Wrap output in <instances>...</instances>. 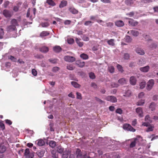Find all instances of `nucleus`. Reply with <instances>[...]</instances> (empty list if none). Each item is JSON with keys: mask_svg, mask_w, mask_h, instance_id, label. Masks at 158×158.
<instances>
[{"mask_svg": "<svg viewBox=\"0 0 158 158\" xmlns=\"http://www.w3.org/2000/svg\"><path fill=\"white\" fill-rule=\"evenodd\" d=\"M131 128V126L128 123L124 124L123 126V128Z\"/></svg>", "mask_w": 158, "mask_h": 158, "instance_id": "40", "label": "nucleus"}, {"mask_svg": "<svg viewBox=\"0 0 158 158\" xmlns=\"http://www.w3.org/2000/svg\"><path fill=\"white\" fill-rule=\"evenodd\" d=\"M144 95V94L143 92L140 93L138 95L139 97V98H142Z\"/></svg>", "mask_w": 158, "mask_h": 158, "instance_id": "57", "label": "nucleus"}, {"mask_svg": "<svg viewBox=\"0 0 158 158\" xmlns=\"http://www.w3.org/2000/svg\"><path fill=\"white\" fill-rule=\"evenodd\" d=\"M31 152H30V150L29 148H27L25 150V152L24 153V156H27Z\"/></svg>", "mask_w": 158, "mask_h": 158, "instance_id": "42", "label": "nucleus"}, {"mask_svg": "<svg viewBox=\"0 0 158 158\" xmlns=\"http://www.w3.org/2000/svg\"><path fill=\"white\" fill-rule=\"evenodd\" d=\"M154 84V81L153 79L149 80L147 83L146 87L148 91H150L153 87Z\"/></svg>", "mask_w": 158, "mask_h": 158, "instance_id": "1", "label": "nucleus"}, {"mask_svg": "<svg viewBox=\"0 0 158 158\" xmlns=\"http://www.w3.org/2000/svg\"><path fill=\"white\" fill-rule=\"evenodd\" d=\"M145 120L149 123H151L152 122V120L151 119L149 115H147L145 117Z\"/></svg>", "mask_w": 158, "mask_h": 158, "instance_id": "36", "label": "nucleus"}, {"mask_svg": "<svg viewBox=\"0 0 158 158\" xmlns=\"http://www.w3.org/2000/svg\"><path fill=\"white\" fill-rule=\"evenodd\" d=\"M10 23L11 25L14 26L15 27L16 26H18V22L15 19H12L10 21Z\"/></svg>", "mask_w": 158, "mask_h": 158, "instance_id": "20", "label": "nucleus"}, {"mask_svg": "<svg viewBox=\"0 0 158 158\" xmlns=\"http://www.w3.org/2000/svg\"><path fill=\"white\" fill-rule=\"evenodd\" d=\"M118 81L119 83L122 85L126 84L127 81L124 78H122L119 79Z\"/></svg>", "mask_w": 158, "mask_h": 158, "instance_id": "33", "label": "nucleus"}, {"mask_svg": "<svg viewBox=\"0 0 158 158\" xmlns=\"http://www.w3.org/2000/svg\"><path fill=\"white\" fill-rule=\"evenodd\" d=\"M67 42L69 44H72L74 42V40L72 38L69 39L67 40Z\"/></svg>", "mask_w": 158, "mask_h": 158, "instance_id": "49", "label": "nucleus"}, {"mask_svg": "<svg viewBox=\"0 0 158 158\" xmlns=\"http://www.w3.org/2000/svg\"><path fill=\"white\" fill-rule=\"evenodd\" d=\"M40 51L42 52L46 53L48 51L49 49L48 47L45 46L42 47L40 50Z\"/></svg>", "mask_w": 158, "mask_h": 158, "instance_id": "24", "label": "nucleus"}, {"mask_svg": "<svg viewBox=\"0 0 158 158\" xmlns=\"http://www.w3.org/2000/svg\"><path fill=\"white\" fill-rule=\"evenodd\" d=\"M70 152H64L62 155L63 158H74V156L73 154H70L69 156L68 157Z\"/></svg>", "mask_w": 158, "mask_h": 158, "instance_id": "6", "label": "nucleus"}, {"mask_svg": "<svg viewBox=\"0 0 158 158\" xmlns=\"http://www.w3.org/2000/svg\"><path fill=\"white\" fill-rule=\"evenodd\" d=\"M116 26L118 27H123L124 25V22L122 20H118L115 22Z\"/></svg>", "mask_w": 158, "mask_h": 158, "instance_id": "11", "label": "nucleus"}, {"mask_svg": "<svg viewBox=\"0 0 158 158\" xmlns=\"http://www.w3.org/2000/svg\"><path fill=\"white\" fill-rule=\"evenodd\" d=\"M105 99L108 101L113 103L116 102L117 100L115 97L112 96H108Z\"/></svg>", "mask_w": 158, "mask_h": 158, "instance_id": "4", "label": "nucleus"}, {"mask_svg": "<svg viewBox=\"0 0 158 158\" xmlns=\"http://www.w3.org/2000/svg\"><path fill=\"white\" fill-rule=\"evenodd\" d=\"M3 14L6 18H10L12 15L11 12L9 10L6 9L3 10Z\"/></svg>", "mask_w": 158, "mask_h": 158, "instance_id": "5", "label": "nucleus"}, {"mask_svg": "<svg viewBox=\"0 0 158 158\" xmlns=\"http://www.w3.org/2000/svg\"><path fill=\"white\" fill-rule=\"evenodd\" d=\"M125 40L128 43L131 42L132 41V39L128 35L126 36Z\"/></svg>", "mask_w": 158, "mask_h": 158, "instance_id": "41", "label": "nucleus"}, {"mask_svg": "<svg viewBox=\"0 0 158 158\" xmlns=\"http://www.w3.org/2000/svg\"><path fill=\"white\" fill-rule=\"evenodd\" d=\"M152 99L154 101H157L158 99V95H154L152 97Z\"/></svg>", "mask_w": 158, "mask_h": 158, "instance_id": "61", "label": "nucleus"}, {"mask_svg": "<svg viewBox=\"0 0 158 158\" xmlns=\"http://www.w3.org/2000/svg\"><path fill=\"white\" fill-rule=\"evenodd\" d=\"M76 153L77 158H87V156L86 155H83L82 154L81 151L79 149H77Z\"/></svg>", "mask_w": 158, "mask_h": 158, "instance_id": "2", "label": "nucleus"}, {"mask_svg": "<svg viewBox=\"0 0 158 158\" xmlns=\"http://www.w3.org/2000/svg\"><path fill=\"white\" fill-rule=\"evenodd\" d=\"M49 34V33L47 31H43L40 33V36L41 37H43L47 36Z\"/></svg>", "mask_w": 158, "mask_h": 158, "instance_id": "27", "label": "nucleus"}, {"mask_svg": "<svg viewBox=\"0 0 158 158\" xmlns=\"http://www.w3.org/2000/svg\"><path fill=\"white\" fill-rule=\"evenodd\" d=\"M91 86L93 87V88L94 89H96L97 88V85L96 84L94 83H91Z\"/></svg>", "mask_w": 158, "mask_h": 158, "instance_id": "64", "label": "nucleus"}, {"mask_svg": "<svg viewBox=\"0 0 158 158\" xmlns=\"http://www.w3.org/2000/svg\"><path fill=\"white\" fill-rule=\"evenodd\" d=\"M53 51L56 52H59L61 50V48L60 46H56L53 48Z\"/></svg>", "mask_w": 158, "mask_h": 158, "instance_id": "18", "label": "nucleus"}, {"mask_svg": "<svg viewBox=\"0 0 158 158\" xmlns=\"http://www.w3.org/2000/svg\"><path fill=\"white\" fill-rule=\"evenodd\" d=\"M5 121L6 123L9 125H11L12 123V122L10 120L6 119L5 120Z\"/></svg>", "mask_w": 158, "mask_h": 158, "instance_id": "63", "label": "nucleus"}, {"mask_svg": "<svg viewBox=\"0 0 158 158\" xmlns=\"http://www.w3.org/2000/svg\"><path fill=\"white\" fill-rule=\"evenodd\" d=\"M131 34L134 36H137L139 34V32L137 31H135L134 30H131L130 31Z\"/></svg>", "mask_w": 158, "mask_h": 158, "instance_id": "32", "label": "nucleus"}, {"mask_svg": "<svg viewBox=\"0 0 158 158\" xmlns=\"http://www.w3.org/2000/svg\"><path fill=\"white\" fill-rule=\"evenodd\" d=\"M144 38L147 41L152 40L151 39L150 37L148 35H145L144 36Z\"/></svg>", "mask_w": 158, "mask_h": 158, "instance_id": "53", "label": "nucleus"}, {"mask_svg": "<svg viewBox=\"0 0 158 158\" xmlns=\"http://www.w3.org/2000/svg\"><path fill=\"white\" fill-rule=\"evenodd\" d=\"M59 69V68L57 67H54L52 68V71L55 72L58 71Z\"/></svg>", "mask_w": 158, "mask_h": 158, "instance_id": "56", "label": "nucleus"}, {"mask_svg": "<svg viewBox=\"0 0 158 158\" xmlns=\"http://www.w3.org/2000/svg\"><path fill=\"white\" fill-rule=\"evenodd\" d=\"M82 39L84 41H88L89 40V38L85 35L83 36Z\"/></svg>", "mask_w": 158, "mask_h": 158, "instance_id": "54", "label": "nucleus"}, {"mask_svg": "<svg viewBox=\"0 0 158 158\" xmlns=\"http://www.w3.org/2000/svg\"><path fill=\"white\" fill-rule=\"evenodd\" d=\"M149 68V66L147 65L143 67L140 68V70L143 72H147L148 71Z\"/></svg>", "mask_w": 158, "mask_h": 158, "instance_id": "14", "label": "nucleus"}, {"mask_svg": "<svg viewBox=\"0 0 158 158\" xmlns=\"http://www.w3.org/2000/svg\"><path fill=\"white\" fill-rule=\"evenodd\" d=\"M157 46V44L154 43H152L150 45L149 47L151 48H155Z\"/></svg>", "mask_w": 158, "mask_h": 158, "instance_id": "50", "label": "nucleus"}, {"mask_svg": "<svg viewBox=\"0 0 158 158\" xmlns=\"http://www.w3.org/2000/svg\"><path fill=\"white\" fill-rule=\"evenodd\" d=\"M67 69L69 70H73L74 69V68L72 65H68L67 66Z\"/></svg>", "mask_w": 158, "mask_h": 158, "instance_id": "51", "label": "nucleus"}, {"mask_svg": "<svg viewBox=\"0 0 158 158\" xmlns=\"http://www.w3.org/2000/svg\"><path fill=\"white\" fill-rule=\"evenodd\" d=\"M4 35V32L3 29L2 28H0V38H2Z\"/></svg>", "mask_w": 158, "mask_h": 158, "instance_id": "44", "label": "nucleus"}, {"mask_svg": "<svg viewBox=\"0 0 158 158\" xmlns=\"http://www.w3.org/2000/svg\"><path fill=\"white\" fill-rule=\"evenodd\" d=\"M34 156V153L32 152L26 157V158H33Z\"/></svg>", "mask_w": 158, "mask_h": 158, "instance_id": "45", "label": "nucleus"}, {"mask_svg": "<svg viewBox=\"0 0 158 158\" xmlns=\"http://www.w3.org/2000/svg\"><path fill=\"white\" fill-rule=\"evenodd\" d=\"M129 23L132 26H135L137 25L138 23L132 19H130L129 21Z\"/></svg>", "mask_w": 158, "mask_h": 158, "instance_id": "12", "label": "nucleus"}, {"mask_svg": "<svg viewBox=\"0 0 158 158\" xmlns=\"http://www.w3.org/2000/svg\"><path fill=\"white\" fill-rule=\"evenodd\" d=\"M77 99H81L82 98L81 94L78 92L77 93Z\"/></svg>", "mask_w": 158, "mask_h": 158, "instance_id": "59", "label": "nucleus"}, {"mask_svg": "<svg viewBox=\"0 0 158 158\" xmlns=\"http://www.w3.org/2000/svg\"><path fill=\"white\" fill-rule=\"evenodd\" d=\"M47 3L52 6H54L55 5V3L52 0H47Z\"/></svg>", "mask_w": 158, "mask_h": 158, "instance_id": "43", "label": "nucleus"}, {"mask_svg": "<svg viewBox=\"0 0 158 158\" xmlns=\"http://www.w3.org/2000/svg\"><path fill=\"white\" fill-rule=\"evenodd\" d=\"M115 112L119 114H121L123 113V110L121 109L118 108L116 110Z\"/></svg>", "mask_w": 158, "mask_h": 158, "instance_id": "52", "label": "nucleus"}, {"mask_svg": "<svg viewBox=\"0 0 158 158\" xmlns=\"http://www.w3.org/2000/svg\"><path fill=\"white\" fill-rule=\"evenodd\" d=\"M137 80L136 78L134 76H131L130 79V84L132 85H135L136 84Z\"/></svg>", "mask_w": 158, "mask_h": 158, "instance_id": "10", "label": "nucleus"}, {"mask_svg": "<svg viewBox=\"0 0 158 158\" xmlns=\"http://www.w3.org/2000/svg\"><path fill=\"white\" fill-rule=\"evenodd\" d=\"M75 40L77 44L80 47H81L83 45V43L81 41V40L80 39H78L77 38H76L75 39Z\"/></svg>", "mask_w": 158, "mask_h": 158, "instance_id": "19", "label": "nucleus"}, {"mask_svg": "<svg viewBox=\"0 0 158 158\" xmlns=\"http://www.w3.org/2000/svg\"><path fill=\"white\" fill-rule=\"evenodd\" d=\"M137 140L136 139H135V140L131 142V143L130 144V147L131 148H133L135 146L136 144V140Z\"/></svg>", "mask_w": 158, "mask_h": 158, "instance_id": "39", "label": "nucleus"}, {"mask_svg": "<svg viewBox=\"0 0 158 158\" xmlns=\"http://www.w3.org/2000/svg\"><path fill=\"white\" fill-rule=\"evenodd\" d=\"M125 3L129 6H131L134 3L133 0H126Z\"/></svg>", "mask_w": 158, "mask_h": 158, "instance_id": "28", "label": "nucleus"}, {"mask_svg": "<svg viewBox=\"0 0 158 158\" xmlns=\"http://www.w3.org/2000/svg\"><path fill=\"white\" fill-rule=\"evenodd\" d=\"M32 74L34 76H36L37 74V72L35 69H32Z\"/></svg>", "mask_w": 158, "mask_h": 158, "instance_id": "60", "label": "nucleus"}, {"mask_svg": "<svg viewBox=\"0 0 158 158\" xmlns=\"http://www.w3.org/2000/svg\"><path fill=\"white\" fill-rule=\"evenodd\" d=\"M132 95L131 91L130 90H128L125 91L123 95V96L125 97L128 98L131 97Z\"/></svg>", "mask_w": 158, "mask_h": 158, "instance_id": "13", "label": "nucleus"}, {"mask_svg": "<svg viewBox=\"0 0 158 158\" xmlns=\"http://www.w3.org/2000/svg\"><path fill=\"white\" fill-rule=\"evenodd\" d=\"M156 107V104L154 102L151 103L150 105L149 108L152 110H155Z\"/></svg>", "mask_w": 158, "mask_h": 158, "instance_id": "31", "label": "nucleus"}, {"mask_svg": "<svg viewBox=\"0 0 158 158\" xmlns=\"http://www.w3.org/2000/svg\"><path fill=\"white\" fill-rule=\"evenodd\" d=\"M135 52L139 55H143L144 54L145 52L142 49L140 48H136L135 49Z\"/></svg>", "mask_w": 158, "mask_h": 158, "instance_id": "9", "label": "nucleus"}, {"mask_svg": "<svg viewBox=\"0 0 158 158\" xmlns=\"http://www.w3.org/2000/svg\"><path fill=\"white\" fill-rule=\"evenodd\" d=\"M146 85V82L144 81H142L139 83V88L141 89H143Z\"/></svg>", "mask_w": 158, "mask_h": 158, "instance_id": "22", "label": "nucleus"}, {"mask_svg": "<svg viewBox=\"0 0 158 158\" xmlns=\"http://www.w3.org/2000/svg\"><path fill=\"white\" fill-rule=\"evenodd\" d=\"M114 40L113 39H111L110 40H108L107 41V43L109 45H111L112 46H114Z\"/></svg>", "mask_w": 158, "mask_h": 158, "instance_id": "30", "label": "nucleus"}, {"mask_svg": "<svg viewBox=\"0 0 158 158\" xmlns=\"http://www.w3.org/2000/svg\"><path fill=\"white\" fill-rule=\"evenodd\" d=\"M57 151L58 152L62 153L64 151V148L61 146H59L57 147Z\"/></svg>", "mask_w": 158, "mask_h": 158, "instance_id": "23", "label": "nucleus"}, {"mask_svg": "<svg viewBox=\"0 0 158 158\" xmlns=\"http://www.w3.org/2000/svg\"><path fill=\"white\" fill-rule=\"evenodd\" d=\"M49 24L48 22L43 23H41V25L43 27H46L48 26Z\"/></svg>", "mask_w": 158, "mask_h": 158, "instance_id": "47", "label": "nucleus"}, {"mask_svg": "<svg viewBox=\"0 0 158 158\" xmlns=\"http://www.w3.org/2000/svg\"><path fill=\"white\" fill-rule=\"evenodd\" d=\"M76 64L80 67H83L85 64V63L83 61H77L76 62Z\"/></svg>", "mask_w": 158, "mask_h": 158, "instance_id": "21", "label": "nucleus"}, {"mask_svg": "<svg viewBox=\"0 0 158 158\" xmlns=\"http://www.w3.org/2000/svg\"><path fill=\"white\" fill-rule=\"evenodd\" d=\"M144 100H141L136 103V105L137 106H142L144 103Z\"/></svg>", "mask_w": 158, "mask_h": 158, "instance_id": "38", "label": "nucleus"}, {"mask_svg": "<svg viewBox=\"0 0 158 158\" xmlns=\"http://www.w3.org/2000/svg\"><path fill=\"white\" fill-rule=\"evenodd\" d=\"M9 1H7L5 2L3 5L4 8H6L7 6L9 5Z\"/></svg>", "mask_w": 158, "mask_h": 158, "instance_id": "62", "label": "nucleus"}, {"mask_svg": "<svg viewBox=\"0 0 158 158\" xmlns=\"http://www.w3.org/2000/svg\"><path fill=\"white\" fill-rule=\"evenodd\" d=\"M130 57L128 53H125L124 54V58L126 60H128L129 59Z\"/></svg>", "mask_w": 158, "mask_h": 158, "instance_id": "55", "label": "nucleus"}, {"mask_svg": "<svg viewBox=\"0 0 158 158\" xmlns=\"http://www.w3.org/2000/svg\"><path fill=\"white\" fill-rule=\"evenodd\" d=\"M67 4V2L65 1H63L61 2L60 4L59 5V7L60 8H63Z\"/></svg>", "mask_w": 158, "mask_h": 158, "instance_id": "29", "label": "nucleus"}, {"mask_svg": "<svg viewBox=\"0 0 158 158\" xmlns=\"http://www.w3.org/2000/svg\"><path fill=\"white\" fill-rule=\"evenodd\" d=\"M71 84L76 88H80V85L75 81H72L71 82Z\"/></svg>", "mask_w": 158, "mask_h": 158, "instance_id": "25", "label": "nucleus"}, {"mask_svg": "<svg viewBox=\"0 0 158 158\" xmlns=\"http://www.w3.org/2000/svg\"><path fill=\"white\" fill-rule=\"evenodd\" d=\"M80 57L84 59H87L88 58V56L86 54L84 53L81 55Z\"/></svg>", "mask_w": 158, "mask_h": 158, "instance_id": "46", "label": "nucleus"}, {"mask_svg": "<svg viewBox=\"0 0 158 158\" xmlns=\"http://www.w3.org/2000/svg\"><path fill=\"white\" fill-rule=\"evenodd\" d=\"M6 148L4 145H0V153H3L6 151Z\"/></svg>", "mask_w": 158, "mask_h": 158, "instance_id": "16", "label": "nucleus"}, {"mask_svg": "<svg viewBox=\"0 0 158 158\" xmlns=\"http://www.w3.org/2000/svg\"><path fill=\"white\" fill-rule=\"evenodd\" d=\"M64 59L65 61L69 62H73L75 60L74 57L68 56H65Z\"/></svg>", "mask_w": 158, "mask_h": 158, "instance_id": "7", "label": "nucleus"}, {"mask_svg": "<svg viewBox=\"0 0 158 158\" xmlns=\"http://www.w3.org/2000/svg\"><path fill=\"white\" fill-rule=\"evenodd\" d=\"M37 144L39 146H42L45 144V142L42 139H38L36 141Z\"/></svg>", "mask_w": 158, "mask_h": 158, "instance_id": "17", "label": "nucleus"}, {"mask_svg": "<svg viewBox=\"0 0 158 158\" xmlns=\"http://www.w3.org/2000/svg\"><path fill=\"white\" fill-rule=\"evenodd\" d=\"M44 153V151L43 150H38L36 152V154L40 158H41L43 156Z\"/></svg>", "mask_w": 158, "mask_h": 158, "instance_id": "15", "label": "nucleus"}, {"mask_svg": "<svg viewBox=\"0 0 158 158\" xmlns=\"http://www.w3.org/2000/svg\"><path fill=\"white\" fill-rule=\"evenodd\" d=\"M92 23H93L91 21H88L85 22L84 23V25L85 26H88L90 25Z\"/></svg>", "mask_w": 158, "mask_h": 158, "instance_id": "58", "label": "nucleus"}, {"mask_svg": "<svg viewBox=\"0 0 158 158\" xmlns=\"http://www.w3.org/2000/svg\"><path fill=\"white\" fill-rule=\"evenodd\" d=\"M135 111L138 116L140 118L143 116V109L141 107H138L136 109Z\"/></svg>", "mask_w": 158, "mask_h": 158, "instance_id": "3", "label": "nucleus"}, {"mask_svg": "<svg viewBox=\"0 0 158 158\" xmlns=\"http://www.w3.org/2000/svg\"><path fill=\"white\" fill-rule=\"evenodd\" d=\"M89 77L92 79H94L95 78V76L94 74L92 73L91 72L89 73Z\"/></svg>", "mask_w": 158, "mask_h": 158, "instance_id": "48", "label": "nucleus"}, {"mask_svg": "<svg viewBox=\"0 0 158 158\" xmlns=\"http://www.w3.org/2000/svg\"><path fill=\"white\" fill-rule=\"evenodd\" d=\"M49 145L52 148H54L56 145V142L54 141H50L49 143Z\"/></svg>", "mask_w": 158, "mask_h": 158, "instance_id": "26", "label": "nucleus"}, {"mask_svg": "<svg viewBox=\"0 0 158 158\" xmlns=\"http://www.w3.org/2000/svg\"><path fill=\"white\" fill-rule=\"evenodd\" d=\"M6 30L7 32H10L16 30V27L11 25L7 26Z\"/></svg>", "mask_w": 158, "mask_h": 158, "instance_id": "8", "label": "nucleus"}, {"mask_svg": "<svg viewBox=\"0 0 158 158\" xmlns=\"http://www.w3.org/2000/svg\"><path fill=\"white\" fill-rule=\"evenodd\" d=\"M117 67L119 71L121 73H122L124 71L123 69V68L121 65L119 64H117Z\"/></svg>", "mask_w": 158, "mask_h": 158, "instance_id": "37", "label": "nucleus"}, {"mask_svg": "<svg viewBox=\"0 0 158 158\" xmlns=\"http://www.w3.org/2000/svg\"><path fill=\"white\" fill-rule=\"evenodd\" d=\"M69 10L73 14H77L78 11L73 7H71L69 8Z\"/></svg>", "mask_w": 158, "mask_h": 158, "instance_id": "34", "label": "nucleus"}, {"mask_svg": "<svg viewBox=\"0 0 158 158\" xmlns=\"http://www.w3.org/2000/svg\"><path fill=\"white\" fill-rule=\"evenodd\" d=\"M108 70L111 73H112L114 72V68L112 66H109L108 67Z\"/></svg>", "mask_w": 158, "mask_h": 158, "instance_id": "35", "label": "nucleus"}]
</instances>
